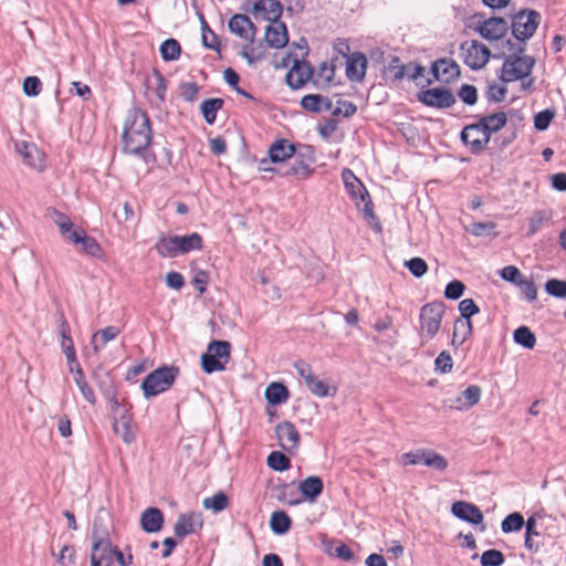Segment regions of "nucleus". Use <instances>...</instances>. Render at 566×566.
<instances>
[{
    "label": "nucleus",
    "mask_w": 566,
    "mask_h": 566,
    "mask_svg": "<svg viewBox=\"0 0 566 566\" xmlns=\"http://www.w3.org/2000/svg\"><path fill=\"white\" fill-rule=\"evenodd\" d=\"M150 142L151 128L148 115L142 109H133L123 132L124 150L129 154H138L145 150Z\"/></svg>",
    "instance_id": "f257e3e1"
},
{
    "label": "nucleus",
    "mask_w": 566,
    "mask_h": 566,
    "mask_svg": "<svg viewBox=\"0 0 566 566\" xmlns=\"http://www.w3.org/2000/svg\"><path fill=\"white\" fill-rule=\"evenodd\" d=\"M115 546L104 530L94 527L92 532L91 566H112L114 563Z\"/></svg>",
    "instance_id": "f03ea898"
},
{
    "label": "nucleus",
    "mask_w": 566,
    "mask_h": 566,
    "mask_svg": "<svg viewBox=\"0 0 566 566\" xmlns=\"http://www.w3.org/2000/svg\"><path fill=\"white\" fill-rule=\"evenodd\" d=\"M231 345L227 340H212L201 356V366L207 374L224 370L230 359Z\"/></svg>",
    "instance_id": "7ed1b4c3"
},
{
    "label": "nucleus",
    "mask_w": 566,
    "mask_h": 566,
    "mask_svg": "<svg viewBox=\"0 0 566 566\" xmlns=\"http://www.w3.org/2000/svg\"><path fill=\"white\" fill-rule=\"evenodd\" d=\"M177 371L174 367H161L150 373L142 384L145 397H154L166 391L175 381Z\"/></svg>",
    "instance_id": "20e7f679"
},
{
    "label": "nucleus",
    "mask_w": 566,
    "mask_h": 566,
    "mask_svg": "<svg viewBox=\"0 0 566 566\" xmlns=\"http://www.w3.org/2000/svg\"><path fill=\"white\" fill-rule=\"evenodd\" d=\"M512 38L509 40L510 50L526 53L527 41L531 38V11L523 10L513 18Z\"/></svg>",
    "instance_id": "39448f33"
},
{
    "label": "nucleus",
    "mask_w": 566,
    "mask_h": 566,
    "mask_svg": "<svg viewBox=\"0 0 566 566\" xmlns=\"http://www.w3.org/2000/svg\"><path fill=\"white\" fill-rule=\"evenodd\" d=\"M511 55L505 60L502 66L501 80L503 82H513L527 77L531 74V59L525 53H518L511 50Z\"/></svg>",
    "instance_id": "423d86ee"
},
{
    "label": "nucleus",
    "mask_w": 566,
    "mask_h": 566,
    "mask_svg": "<svg viewBox=\"0 0 566 566\" xmlns=\"http://www.w3.org/2000/svg\"><path fill=\"white\" fill-rule=\"evenodd\" d=\"M344 184L346 188L355 195V190L358 189L360 192V201L364 203L363 212L365 219L368 221L370 227H373L377 232L381 231L380 223L378 222L374 210H373V203L370 201L369 195L364 188L363 184L357 179V177L349 170L345 169L342 174Z\"/></svg>",
    "instance_id": "0eeeda50"
},
{
    "label": "nucleus",
    "mask_w": 566,
    "mask_h": 566,
    "mask_svg": "<svg viewBox=\"0 0 566 566\" xmlns=\"http://www.w3.org/2000/svg\"><path fill=\"white\" fill-rule=\"evenodd\" d=\"M444 306L440 302L426 304L420 311L421 337L432 339L441 326Z\"/></svg>",
    "instance_id": "6e6552de"
},
{
    "label": "nucleus",
    "mask_w": 566,
    "mask_h": 566,
    "mask_svg": "<svg viewBox=\"0 0 566 566\" xmlns=\"http://www.w3.org/2000/svg\"><path fill=\"white\" fill-rule=\"evenodd\" d=\"M275 436L281 449L292 455L297 452L301 437L291 421H283L276 424Z\"/></svg>",
    "instance_id": "1a4fd4ad"
},
{
    "label": "nucleus",
    "mask_w": 566,
    "mask_h": 566,
    "mask_svg": "<svg viewBox=\"0 0 566 566\" xmlns=\"http://www.w3.org/2000/svg\"><path fill=\"white\" fill-rule=\"evenodd\" d=\"M463 62L471 69L478 70L483 67L490 57L488 48L478 41L465 42L461 45Z\"/></svg>",
    "instance_id": "9d476101"
},
{
    "label": "nucleus",
    "mask_w": 566,
    "mask_h": 566,
    "mask_svg": "<svg viewBox=\"0 0 566 566\" xmlns=\"http://www.w3.org/2000/svg\"><path fill=\"white\" fill-rule=\"evenodd\" d=\"M315 161L314 151L306 147L304 153H298L295 160L284 170L279 171L282 176H295L297 178L310 177L314 169L311 167Z\"/></svg>",
    "instance_id": "9b49d317"
},
{
    "label": "nucleus",
    "mask_w": 566,
    "mask_h": 566,
    "mask_svg": "<svg viewBox=\"0 0 566 566\" xmlns=\"http://www.w3.org/2000/svg\"><path fill=\"white\" fill-rule=\"evenodd\" d=\"M203 526V520L201 513L187 512L182 513L177 517L174 525V534L178 538H184L187 535L193 534L201 530Z\"/></svg>",
    "instance_id": "f8f14e48"
},
{
    "label": "nucleus",
    "mask_w": 566,
    "mask_h": 566,
    "mask_svg": "<svg viewBox=\"0 0 566 566\" xmlns=\"http://www.w3.org/2000/svg\"><path fill=\"white\" fill-rule=\"evenodd\" d=\"M418 98L427 106L448 108L455 103L453 94L447 88H429L419 93Z\"/></svg>",
    "instance_id": "ddd939ff"
},
{
    "label": "nucleus",
    "mask_w": 566,
    "mask_h": 566,
    "mask_svg": "<svg viewBox=\"0 0 566 566\" xmlns=\"http://www.w3.org/2000/svg\"><path fill=\"white\" fill-rule=\"evenodd\" d=\"M461 138L473 151L482 150L490 140V136L480 122L464 127Z\"/></svg>",
    "instance_id": "4468645a"
},
{
    "label": "nucleus",
    "mask_w": 566,
    "mask_h": 566,
    "mask_svg": "<svg viewBox=\"0 0 566 566\" xmlns=\"http://www.w3.org/2000/svg\"><path fill=\"white\" fill-rule=\"evenodd\" d=\"M66 241L77 245L78 250L87 255L101 258L103 254V250L98 242L93 237L87 235L82 229L77 228L70 234V238Z\"/></svg>",
    "instance_id": "2eb2a0df"
},
{
    "label": "nucleus",
    "mask_w": 566,
    "mask_h": 566,
    "mask_svg": "<svg viewBox=\"0 0 566 566\" xmlns=\"http://www.w3.org/2000/svg\"><path fill=\"white\" fill-rule=\"evenodd\" d=\"M459 311L464 319L455 321L453 342L458 336V329L460 327L464 328V335L462 340H464L471 334L472 325L470 318L473 315L478 314L480 310L472 298H464L459 303Z\"/></svg>",
    "instance_id": "dca6fc26"
},
{
    "label": "nucleus",
    "mask_w": 566,
    "mask_h": 566,
    "mask_svg": "<svg viewBox=\"0 0 566 566\" xmlns=\"http://www.w3.org/2000/svg\"><path fill=\"white\" fill-rule=\"evenodd\" d=\"M17 151L23 157L24 164L33 169L44 168V153L35 144L21 142L15 145Z\"/></svg>",
    "instance_id": "f3484780"
},
{
    "label": "nucleus",
    "mask_w": 566,
    "mask_h": 566,
    "mask_svg": "<svg viewBox=\"0 0 566 566\" xmlns=\"http://www.w3.org/2000/svg\"><path fill=\"white\" fill-rule=\"evenodd\" d=\"M481 388L476 385L469 386L462 394L448 400L450 409L468 410L480 401Z\"/></svg>",
    "instance_id": "a211bd4d"
},
{
    "label": "nucleus",
    "mask_w": 566,
    "mask_h": 566,
    "mask_svg": "<svg viewBox=\"0 0 566 566\" xmlns=\"http://www.w3.org/2000/svg\"><path fill=\"white\" fill-rule=\"evenodd\" d=\"M313 70L310 63L295 60L286 74V83L294 90L300 88L311 78Z\"/></svg>",
    "instance_id": "6ab92c4d"
},
{
    "label": "nucleus",
    "mask_w": 566,
    "mask_h": 566,
    "mask_svg": "<svg viewBox=\"0 0 566 566\" xmlns=\"http://www.w3.org/2000/svg\"><path fill=\"white\" fill-rule=\"evenodd\" d=\"M229 29L241 39L252 42L255 36V28L250 18L245 14H234L229 20Z\"/></svg>",
    "instance_id": "aec40b11"
},
{
    "label": "nucleus",
    "mask_w": 566,
    "mask_h": 566,
    "mask_svg": "<svg viewBox=\"0 0 566 566\" xmlns=\"http://www.w3.org/2000/svg\"><path fill=\"white\" fill-rule=\"evenodd\" d=\"M265 41L271 48L281 49L287 44L289 35L286 25L280 21H272L265 31Z\"/></svg>",
    "instance_id": "412c9836"
},
{
    "label": "nucleus",
    "mask_w": 566,
    "mask_h": 566,
    "mask_svg": "<svg viewBox=\"0 0 566 566\" xmlns=\"http://www.w3.org/2000/svg\"><path fill=\"white\" fill-rule=\"evenodd\" d=\"M367 69V59L363 53L355 52L347 56L346 75L350 81L364 80Z\"/></svg>",
    "instance_id": "4be33fe9"
},
{
    "label": "nucleus",
    "mask_w": 566,
    "mask_h": 566,
    "mask_svg": "<svg viewBox=\"0 0 566 566\" xmlns=\"http://www.w3.org/2000/svg\"><path fill=\"white\" fill-rule=\"evenodd\" d=\"M451 511L454 516L471 524H480L483 521L482 512L475 505L468 502H455Z\"/></svg>",
    "instance_id": "5701e85b"
},
{
    "label": "nucleus",
    "mask_w": 566,
    "mask_h": 566,
    "mask_svg": "<svg viewBox=\"0 0 566 566\" xmlns=\"http://www.w3.org/2000/svg\"><path fill=\"white\" fill-rule=\"evenodd\" d=\"M506 21L502 18H490L479 28L481 36L490 41L501 39L506 33Z\"/></svg>",
    "instance_id": "b1692460"
},
{
    "label": "nucleus",
    "mask_w": 566,
    "mask_h": 566,
    "mask_svg": "<svg viewBox=\"0 0 566 566\" xmlns=\"http://www.w3.org/2000/svg\"><path fill=\"white\" fill-rule=\"evenodd\" d=\"M92 379L104 398H113L116 388L109 371L98 366L92 371Z\"/></svg>",
    "instance_id": "393cba45"
},
{
    "label": "nucleus",
    "mask_w": 566,
    "mask_h": 566,
    "mask_svg": "<svg viewBox=\"0 0 566 566\" xmlns=\"http://www.w3.org/2000/svg\"><path fill=\"white\" fill-rule=\"evenodd\" d=\"M115 434L122 438V440L129 444L135 440V430L132 426V418L127 413V410H123V415L115 418L113 423Z\"/></svg>",
    "instance_id": "a878e982"
},
{
    "label": "nucleus",
    "mask_w": 566,
    "mask_h": 566,
    "mask_svg": "<svg viewBox=\"0 0 566 566\" xmlns=\"http://www.w3.org/2000/svg\"><path fill=\"white\" fill-rule=\"evenodd\" d=\"M432 73L437 80L449 82L460 75V67L452 60L441 59L433 63Z\"/></svg>",
    "instance_id": "bb28decb"
},
{
    "label": "nucleus",
    "mask_w": 566,
    "mask_h": 566,
    "mask_svg": "<svg viewBox=\"0 0 566 566\" xmlns=\"http://www.w3.org/2000/svg\"><path fill=\"white\" fill-rule=\"evenodd\" d=\"M142 528L147 533H156L161 530L164 515L157 507L146 509L140 516Z\"/></svg>",
    "instance_id": "cd10ccee"
},
{
    "label": "nucleus",
    "mask_w": 566,
    "mask_h": 566,
    "mask_svg": "<svg viewBox=\"0 0 566 566\" xmlns=\"http://www.w3.org/2000/svg\"><path fill=\"white\" fill-rule=\"evenodd\" d=\"M268 154L271 163H282L295 154V147L289 140L280 139L270 146Z\"/></svg>",
    "instance_id": "c85d7f7f"
},
{
    "label": "nucleus",
    "mask_w": 566,
    "mask_h": 566,
    "mask_svg": "<svg viewBox=\"0 0 566 566\" xmlns=\"http://www.w3.org/2000/svg\"><path fill=\"white\" fill-rule=\"evenodd\" d=\"M60 335H61V347L62 350L69 361V364L76 361V354L73 345V340L71 338V331L69 323L64 317L61 319L60 324Z\"/></svg>",
    "instance_id": "c756f323"
},
{
    "label": "nucleus",
    "mask_w": 566,
    "mask_h": 566,
    "mask_svg": "<svg viewBox=\"0 0 566 566\" xmlns=\"http://www.w3.org/2000/svg\"><path fill=\"white\" fill-rule=\"evenodd\" d=\"M500 274L503 280L523 287V293L525 294L526 298L531 300V283L523 279L520 270L516 266H504Z\"/></svg>",
    "instance_id": "7c9ffc66"
},
{
    "label": "nucleus",
    "mask_w": 566,
    "mask_h": 566,
    "mask_svg": "<svg viewBox=\"0 0 566 566\" xmlns=\"http://www.w3.org/2000/svg\"><path fill=\"white\" fill-rule=\"evenodd\" d=\"M301 105L304 109L310 112L332 111L333 103L329 98L317 95L308 94L301 99Z\"/></svg>",
    "instance_id": "2f4dec72"
},
{
    "label": "nucleus",
    "mask_w": 566,
    "mask_h": 566,
    "mask_svg": "<svg viewBox=\"0 0 566 566\" xmlns=\"http://www.w3.org/2000/svg\"><path fill=\"white\" fill-rule=\"evenodd\" d=\"M119 334V329L116 326H107L103 329L97 331L91 339L94 353H98L108 342L115 339Z\"/></svg>",
    "instance_id": "473e14b6"
},
{
    "label": "nucleus",
    "mask_w": 566,
    "mask_h": 566,
    "mask_svg": "<svg viewBox=\"0 0 566 566\" xmlns=\"http://www.w3.org/2000/svg\"><path fill=\"white\" fill-rule=\"evenodd\" d=\"M292 527V520L283 511H274L270 517V528L276 535L286 534Z\"/></svg>",
    "instance_id": "72a5a7b5"
},
{
    "label": "nucleus",
    "mask_w": 566,
    "mask_h": 566,
    "mask_svg": "<svg viewBox=\"0 0 566 566\" xmlns=\"http://www.w3.org/2000/svg\"><path fill=\"white\" fill-rule=\"evenodd\" d=\"M49 217L57 226L60 233L64 240H67L70 238V234L77 229L74 228L73 222L70 220L67 216L55 209L49 210Z\"/></svg>",
    "instance_id": "f704fd0d"
},
{
    "label": "nucleus",
    "mask_w": 566,
    "mask_h": 566,
    "mask_svg": "<svg viewBox=\"0 0 566 566\" xmlns=\"http://www.w3.org/2000/svg\"><path fill=\"white\" fill-rule=\"evenodd\" d=\"M155 249L164 258H175L179 254L177 235H160L156 242Z\"/></svg>",
    "instance_id": "c9c22d12"
},
{
    "label": "nucleus",
    "mask_w": 566,
    "mask_h": 566,
    "mask_svg": "<svg viewBox=\"0 0 566 566\" xmlns=\"http://www.w3.org/2000/svg\"><path fill=\"white\" fill-rule=\"evenodd\" d=\"M177 245L179 254H185L190 251L201 250L202 238L200 234L193 232L187 235H177Z\"/></svg>",
    "instance_id": "e433bc0d"
},
{
    "label": "nucleus",
    "mask_w": 566,
    "mask_h": 566,
    "mask_svg": "<svg viewBox=\"0 0 566 566\" xmlns=\"http://www.w3.org/2000/svg\"><path fill=\"white\" fill-rule=\"evenodd\" d=\"M289 398L287 388L280 382H272L265 389V399L271 405H281Z\"/></svg>",
    "instance_id": "4c0bfd02"
},
{
    "label": "nucleus",
    "mask_w": 566,
    "mask_h": 566,
    "mask_svg": "<svg viewBox=\"0 0 566 566\" xmlns=\"http://www.w3.org/2000/svg\"><path fill=\"white\" fill-rule=\"evenodd\" d=\"M254 9L259 12H264L269 20H277L282 13V6L277 0H258L254 3Z\"/></svg>",
    "instance_id": "58836bf2"
},
{
    "label": "nucleus",
    "mask_w": 566,
    "mask_h": 566,
    "mask_svg": "<svg viewBox=\"0 0 566 566\" xmlns=\"http://www.w3.org/2000/svg\"><path fill=\"white\" fill-rule=\"evenodd\" d=\"M74 381H75L76 386L78 387L83 398L88 403L95 405V402H96L95 394H94L93 389L90 387V385L85 378L83 369L78 366L75 370Z\"/></svg>",
    "instance_id": "ea45409f"
},
{
    "label": "nucleus",
    "mask_w": 566,
    "mask_h": 566,
    "mask_svg": "<svg viewBox=\"0 0 566 566\" xmlns=\"http://www.w3.org/2000/svg\"><path fill=\"white\" fill-rule=\"evenodd\" d=\"M506 120L507 118L505 113L500 112L482 117L480 123L484 126V129L491 137V134L500 130L506 124Z\"/></svg>",
    "instance_id": "a19ab883"
},
{
    "label": "nucleus",
    "mask_w": 566,
    "mask_h": 566,
    "mask_svg": "<svg viewBox=\"0 0 566 566\" xmlns=\"http://www.w3.org/2000/svg\"><path fill=\"white\" fill-rule=\"evenodd\" d=\"M223 99L221 98H209L201 103V113L208 124L216 122L217 113L222 107Z\"/></svg>",
    "instance_id": "79ce46f5"
},
{
    "label": "nucleus",
    "mask_w": 566,
    "mask_h": 566,
    "mask_svg": "<svg viewBox=\"0 0 566 566\" xmlns=\"http://www.w3.org/2000/svg\"><path fill=\"white\" fill-rule=\"evenodd\" d=\"M301 495H319L323 491V481L318 476H308L298 484Z\"/></svg>",
    "instance_id": "37998d69"
},
{
    "label": "nucleus",
    "mask_w": 566,
    "mask_h": 566,
    "mask_svg": "<svg viewBox=\"0 0 566 566\" xmlns=\"http://www.w3.org/2000/svg\"><path fill=\"white\" fill-rule=\"evenodd\" d=\"M422 464L437 471H443L448 467V461L434 451L423 450Z\"/></svg>",
    "instance_id": "c03bdc74"
},
{
    "label": "nucleus",
    "mask_w": 566,
    "mask_h": 566,
    "mask_svg": "<svg viewBox=\"0 0 566 566\" xmlns=\"http://www.w3.org/2000/svg\"><path fill=\"white\" fill-rule=\"evenodd\" d=\"M310 391L318 397H332L336 394V388L326 385L323 380L314 376L307 384Z\"/></svg>",
    "instance_id": "a18cd8bd"
},
{
    "label": "nucleus",
    "mask_w": 566,
    "mask_h": 566,
    "mask_svg": "<svg viewBox=\"0 0 566 566\" xmlns=\"http://www.w3.org/2000/svg\"><path fill=\"white\" fill-rule=\"evenodd\" d=\"M181 52L180 44L175 39H167L160 45V54L165 61H175Z\"/></svg>",
    "instance_id": "49530a36"
},
{
    "label": "nucleus",
    "mask_w": 566,
    "mask_h": 566,
    "mask_svg": "<svg viewBox=\"0 0 566 566\" xmlns=\"http://www.w3.org/2000/svg\"><path fill=\"white\" fill-rule=\"evenodd\" d=\"M525 523L523 515L515 512L509 514L502 521L501 528L503 533L517 532L523 527V525H525Z\"/></svg>",
    "instance_id": "de8ad7c7"
},
{
    "label": "nucleus",
    "mask_w": 566,
    "mask_h": 566,
    "mask_svg": "<svg viewBox=\"0 0 566 566\" xmlns=\"http://www.w3.org/2000/svg\"><path fill=\"white\" fill-rule=\"evenodd\" d=\"M268 465L275 471L287 470L291 465L290 459L282 452L273 451L268 457Z\"/></svg>",
    "instance_id": "09e8293b"
},
{
    "label": "nucleus",
    "mask_w": 566,
    "mask_h": 566,
    "mask_svg": "<svg viewBox=\"0 0 566 566\" xmlns=\"http://www.w3.org/2000/svg\"><path fill=\"white\" fill-rule=\"evenodd\" d=\"M556 116V112L552 108L538 112L533 118V125L537 130H545Z\"/></svg>",
    "instance_id": "8fccbe9b"
},
{
    "label": "nucleus",
    "mask_w": 566,
    "mask_h": 566,
    "mask_svg": "<svg viewBox=\"0 0 566 566\" xmlns=\"http://www.w3.org/2000/svg\"><path fill=\"white\" fill-rule=\"evenodd\" d=\"M504 560L503 553L497 549H488L481 555L482 566H501Z\"/></svg>",
    "instance_id": "3c124183"
},
{
    "label": "nucleus",
    "mask_w": 566,
    "mask_h": 566,
    "mask_svg": "<svg viewBox=\"0 0 566 566\" xmlns=\"http://www.w3.org/2000/svg\"><path fill=\"white\" fill-rule=\"evenodd\" d=\"M507 93L503 83H490L488 85L486 97L490 102H502Z\"/></svg>",
    "instance_id": "603ef678"
},
{
    "label": "nucleus",
    "mask_w": 566,
    "mask_h": 566,
    "mask_svg": "<svg viewBox=\"0 0 566 566\" xmlns=\"http://www.w3.org/2000/svg\"><path fill=\"white\" fill-rule=\"evenodd\" d=\"M495 224L493 222H473L467 230L475 237H486L494 233Z\"/></svg>",
    "instance_id": "864d4df0"
},
{
    "label": "nucleus",
    "mask_w": 566,
    "mask_h": 566,
    "mask_svg": "<svg viewBox=\"0 0 566 566\" xmlns=\"http://www.w3.org/2000/svg\"><path fill=\"white\" fill-rule=\"evenodd\" d=\"M405 265L416 277L423 276L428 271V265H427L426 261L418 256L406 261Z\"/></svg>",
    "instance_id": "5fc2aeb1"
},
{
    "label": "nucleus",
    "mask_w": 566,
    "mask_h": 566,
    "mask_svg": "<svg viewBox=\"0 0 566 566\" xmlns=\"http://www.w3.org/2000/svg\"><path fill=\"white\" fill-rule=\"evenodd\" d=\"M545 289L553 296L560 298L566 296V281L551 279L546 282Z\"/></svg>",
    "instance_id": "6e6d98bb"
},
{
    "label": "nucleus",
    "mask_w": 566,
    "mask_h": 566,
    "mask_svg": "<svg viewBox=\"0 0 566 566\" xmlns=\"http://www.w3.org/2000/svg\"><path fill=\"white\" fill-rule=\"evenodd\" d=\"M42 83L36 76H28L23 81V93L27 96H38L41 92Z\"/></svg>",
    "instance_id": "4d7b16f0"
},
{
    "label": "nucleus",
    "mask_w": 566,
    "mask_h": 566,
    "mask_svg": "<svg viewBox=\"0 0 566 566\" xmlns=\"http://www.w3.org/2000/svg\"><path fill=\"white\" fill-rule=\"evenodd\" d=\"M202 505L206 510L219 513L229 505V497H205Z\"/></svg>",
    "instance_id": "13d9d810"
},
{
    "label": "nucleus",
    "mask_w": 566,
    "mask_h": 566,
    "mask_svg": "<svg viewBox=\"0 0 566 566\" xmlns=\"http://www.w3.org/2000/svg\"><path fill=\"white\" fill-rule=\"evenodd\" d=\"M465 290L464 284L459 280L451 281L444 290V296L449 300H458Z\"/></svg>",
    "instance_id": "bf43d9fd"
},
{
    "label": "nucleus",
    "mask_w": 566,
    "mask_h": 566,
    "mask_svg": "<svg viewBox=\"0 0 566 566\" xmlns=\"http://www.w3.org/2000/svg\"><path fill=\"white\" fill-rule=\"evenodd\" d=\"M199 87L195 82H187L180 85V94L187 102H195L198 97Z\"/></svg>",
    "instance_id": "052dcab7"
},
{
    "label": "nucleus",
    "mask_w": 566,
    "mask_h": 566,
    "mask_svg": "<svg viewBox=\"0 0 566 566\" xmlns=\"http://www.w3.org/2000/svg\"><path fill=\"white\" fill-rule=\"evenodd\" d=\"M513 338L516 344L531 348V329L527 326H521L515 329Z\"/></svg>",
    "instance_id": "680f3d73"
},
{
    "label": "nucleus",
    "mask_w": 566,
    "mask_h": 566,
    "mask_svg": "<svg viewBox=\"0 0 566 566\" xmlns=\"http://www.w3.org/2000/svg\"><path fill=\"white\" fill-rule=\"evenodd\" d=\"M422 459L423 450H418L416 452H407L400 457L399 464L402 467L422 464Z\"/></svg>",
    "instance_id": "e2e57ef3"
},
{
    "label": "nucleus",
    "mask_w": 566,
    "mask_h": 566,
    "mask_svg": "<svg viewBox=\"0 0 566 566\" xmlns=\"http://www.w3.org/2000/svg\"><path fill=\"white\" fill-rule=\"evenodd\" d=\"M460 98L468 105H473L476 102L478 92L473 85L464 84L459 92Z\"/></svg>",
    "instance_id": "0e129e2a"
},
{
    "label": "nucleus",
    "mask_w": 566,
    "mask_h": 566,
    "mask_svg": "<svg viewBox=\"0 0 566 566\" xmlns=\"http://www.w3.org/2000/svg\"><path fill=\"white\" fill-rule=\"evenodd\" d=\"M434 365L437 370H440L443 374L449 373L452 369V358L450 354L446 350L440 353Z\"/></svg>",
    "instance_id": "69168bd1"
},
{
    "label": "nucleus",
    "mask_w": 566,
    "mask_h": 566,
    "mask_svg": "<svg viewBox=\"0 0 566 566\" xmlns=\"http://www.w3.org/2000/svg\"><path fill=\"white\" fill-rule=\"evenodd\" d=\"M202 43L206 48L218 49L217 36L205 21H202Z\"/></svg>",
    "instance_id": "338daca9"
},
{
    "label": "nucleus",
    "mask_w": 566,
    "mask_h": 566,
    "mask_svg": "<svg viewBox=\"0 0 566 566\" xmlns=\"http://www.w3.org/2000/svg\"><path fill=\"white\" fill-rule=\"evenodd\" d=\"M357 111V107L354 103L348 101H338L336 108L333 111L334 115L343 114L345 117H349L354 115Z\"/></svg>",
    "instance_id": "774afa93"
}]
</instances>
